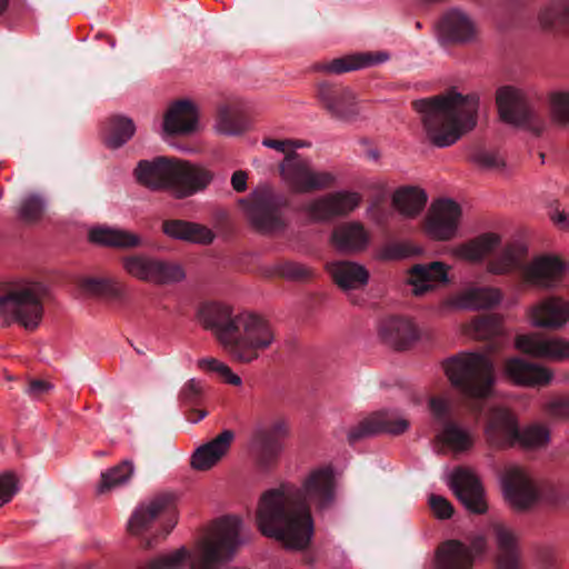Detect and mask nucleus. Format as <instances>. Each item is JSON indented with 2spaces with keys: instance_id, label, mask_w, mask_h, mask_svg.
<instances>
[{
  "instance_id": "1",
  "label": "nucleus",
  "mask_w": 569,
  "mask_h": 569,
  "mask_svg": "<svg viewBox=\"0 0 569 569\" xmlns=\"http://www.w3.org/2000/svg\"><path fill=\"white\" fill-rule=\"evenodd\" d=\"M335 501L332 471L313 470L302 487L283 483L267 490L257 509V525L262 535L281 541L287 548L305 549L313 535L310 507L322 512L330 509Z\"/></svg>"
},
{
  "instance_id": "2",
  "label": "nucleus",
  "mask_w": 569,
  "mask_h": 569,
  "mask_svg": "<svg viewBox=\"0 0 569 569\" xmlns=\"http://www.w3.org/2000/svg\"><path fill=\"white\" fill-rule=\"evenodd\" d=\"M241 530L242 520L239 517H222L196 541L192 550L181 547L141 562L136 569H220L232 560L243 543Z\"/></svg>"
},
{
  "instance_id": "3",
  "label": "nucleus",
  "mask_w": 569,
  "mask_h": 569,
  "mask_svg": "<svg viewBox=\"0 0 569 569\" xmlns=\"http://www.w3.org/2000/svg\"><path fill=\"white\" fill-rule=\"evenodd\" d=\"M461 405L477 419L486 418L485 435L490 446L498 449L520 447L540 450L550 441V430L540 422L520 428L516 412L505 405L493 403L491 393H461Z\"/></svg>"
},
{
  "instance_id": "4",
  "label": "nucleus",
  "mask_w": 569,
  "mask_h": 569,
  "mask_svg": "<svg viewBox=\"0 0 569 569\" xmlns=\"http://www.w3.org/2000/svg\"><path fill=\"white\" fill-rule=\"evenodd\" d=\"M421 113L428 139L438 148L456 143L477 123L479 97L475 93L462 96L456 90L421 99L413 103Z\"/></svg>"
},
{
  "instance_id": "5",
  "label": "nucleus",
  "mask_w": 569,
  "mask_h": 569,
  "mask_svg": "<svg viewBox=\"0 0 569 569\" xmlns=\"http://www.w3.org/2000/svg\"><path fill=\"white\" fill-rule=\"evenodd\" d=\"M46 287L36 281H19L0 292V325L17 322L27 330L36 329L43 317Z\"/></svg>"
},
{
  "instance_id": "6",
  "label": "nucleus",
  "mask_w": 569,
  "mask_h": 569,
  "mask_svg": "<svg viewBox=\"0 0 569 569\" xmlns=\"http://www.w3.org/2000/svg\"><path fill=\"white\" fill-rule=\"evenodd\" d=\"M223 349L234 360L250 363L259 358L261 351L274 341V332L262 317L241 312L236 315V322L230 336L224 335Z\"/></svg>"
},
{
  "instance_id": "7",
  "label": "nucleus",
  "mask_w": 569,
  "mask_h": 569,
  "mask_svg": "<svg viewBox=\"0 0 569 569\" xmlns=\"http://www.w3.org/2000/svg\"><path fill=\"white\" fill-rule=\"evenodd\" d=\"M441 368L450 383L462 391H490L499 381L493 360L481 352H459Z\"/></svg>"
},
{
  "instance_id": "8",
  "label": "nucleus",
  "mask_w": 569,
  "mask_h": 569,
  "mask_svg": "<svg viewBox=\"0 0 569 569\" xmlns=\"http://www.w3.org/2000/svg\"><path fill=\"white\" fill-rule=\"evenodd\" d=\"M250 223L260 232L273 233L283 230L286 219L281 209L286 199L269 186H260L252 191L249 199H241Z\"/></svg>"
},
{
  "instance_id": "9",
  "label": "nucleus",
  "mask_w": 569,
  "mask_h": 569,
  "mask_svg": "<svg viewBox=\"0 0 569 569\" xmlns=\"http://www.w3.org/2000/svg\"><path fill=\"white\" fill-rule=\"evenodd\" d=\"M121 264L130 277L154 284L174 283L186 277L179 263L146 253L126 256L121 259Z\"/></svg>"
},
{
  "instance_id": "10",
  "label": "nucleus",
  "mask_w": 569,
  "mask_h": 569,
  "mask_svg": "<svg viewBox=\"0 0 569 569\" xmlns=\"http://www.w3.org/2000/svg\"><path fill=\"white\" fill-rule=\"evenodd\" d=\"M288 435V425L283 419L256 426L250 438V450L260 470L269 471L276 467Z\"/></svg>"
},
{
  "instance_id": "11",
  "label": "nucleus",
  "mask_w": 569,
  "mask_h": 569,
  "mask_svg": "<svg viewBox=\"0 0 569 569\" xmlns=\"http://www.w3.org/2000/svg\"><path fill=\"white\" fill-rule=\"evenodd\" d=\"M280 170L286 183L297 193L325 189L335 181L332 173L313 169L308 159L301 158L296 152L284 158Z\"/></svg>"
},
{
  "instance_id": "12",
  "label": "nucleus",
  "mask_w": 569,
  "mask_h": 569,
  "mask_svg": "<svg viewBox=\"0 0 569 569\" xmlns=\"http://www.w3.org/2000/svg\"><path fill=\"white\" fill-rule=\"evenodd\" d=\"M361 202L358 192L340 190L313 198L301 207L310 221L326 222L351 213Z\"/></svg>"
},
{
  "instance_id": "13",
  "label": "nucleus",
  "mask_w": 569,
  "mask_h": 569,
  "mask_svg": "<svg viewBox=\"0 0 569 569\" xmlns=\"http://www.w3.org/2000/svg\"><path fill=\"white\" fill-rule=\"evenodd\" d=\"M487 549L482 536L475 537L470 545L457 539L440 543L435 553L433 569H472L477 556Z\"/></svg>"
},
{
  "instance_id": "14",
  "label": "nucleus",
  "mask_w": 569,
  "mask_h": 569,
  "mask_svg": "<svg viewBox=\"0 0 569 569\" xmlns=\"http://www.w3.org/2000/svg\"><path fill=\"white\" fill-rule=\"evenodd\" d=\"M532 328L559 331L569 326V300L562 296H547L526 309Z\"/></svg>"
},
{
  "instance_id": "15",
  "label": "nucleus",
  "mask_w": 569,
  "mask_h": 569,
  "mask_svg": "<svg viewBox=\"0 0 569 569\" xmlns=\"http://www.w3.org/2000/svg\"><path fill=\"white\" fill-rule=\"evenodd\" d=\"M515 348L536 359L551 362L569 360V340L560 336H547L540 332L518 335Z\"/></svg>"
},
{
  "instance_id": "16",
  "label": "nucleus",
  "mask_w": 569,
  "mask_h": 569,
  "mask_svg": "<svg viewBox=\"0 0 569 569\" xmlns=\"http://www.w3.org/2000/svg\"><path fill=\"white\" fill-rule=\"evenodd\" d=\"M200 111L190 99H180L168 104L163 113L161 137H188L200 130Z\"/></svg>"
},
{
  "instance_id": "17",
  "label": "nucleus",
  "mask_w": 569,
  "mask_h": 569,
  "mask_svg": "<svg viewBox=\"0 0 569 569\" xmlns=\"http://www.w3.org/2000/svg\"><path fill=\"white\" fill-rule=\"evenodd\" d=\"M429 408L442 430L437 439L455 451H465L472 446L470 433L459 427L453 420V405L448 399L433 396L429 398Z\"/></svg>"
},
{
  "instance_id": "18",
  "label": "nucleus",
  "mask_w": 569,
  "mask_h": 569,
  "mask_svg": "<svg viewBox=\"0 0 569 569\" xmlns=\"http://www.w3.org/2000/svg\"><path fill=\"white\" fill-rule=\"evenodd\" d=\"M566 270V262L558 256L541 254L522 268V280L529 286L551 290L561 284Z\"/></svg>"
},
{
  "instance_id": "19",
  "label": "nucleus",
  "mask_w": 569,
  "mask_h": 569,
  "mask_svg": "<svg viewBox=\"0 0 569 569\" xmlns=\"http://www.w3.org/2000/svg\"><path fill=\"white\" fill-rule=\"evenodd\" d=\"M461 208L451 199H439L432 202L427 220L426 231L435 240L447 241L458 233Z\"/></svg>"
},
{
  "instance_id": "20",
  "label": "nucleus",
  "mask_w": 569,
  "mask_h": 569,
  "mask_svg": "<svg viewBox=\"0 0 569 569\" xmlns=\"http://www.w3.org/2000/svg\"><path fill=\"white\" fill-rule=\"evenodd\" d=\"M318 97L330 116L339 121L352 122L362 113L361 103L350 88H331L328 84H321Z\"/></svg>"
},
{
  "instance_id": "21",
  "label": "nucleus",
  "mask_w": 569,
  "mask_h": 569,
  "mask_svg": "<svg viewBox=\"0 0 569 569\" xmlns=\"http://www.w3.org/2000/svg\"><path fill=\"white\" fill-rule=\"evenodd\" d=\"M496 103L500 118L510 124L525 126L531 119L528 92L516 86H502L496 91Z\"/></svg>"
},
{
  "instance_id": "22",
  "label": "nucleus",
  "mask_w": 569,
  "mask_h": 569,
  "mask_svg": "<svg viewBox=\"0 0 569 569\" xmlns=\"http://www.w3.org/2000/svg\"><path fill=\"white\" fill-rule=\"evenodd\" d=\"M213 173L189 161L174 159L171 190L177 198L190 197L208 187Z\"/></svg>"
},
{
  "instance_id": "23",
  "label": "nucleus",
  "mask_w": 569,
  "mask_h": 569,
  "mask_svg": "<svg viewBox=\"0 0 569 569\" xmlns=\"http://www.w3.org/2000/svg\"><path fill=\"white\" fill-rule=\"evenodd\" d=\"M502 369L503 375L518 387L545 388L553 380L551 369L519 357L506 359Z\"/></svg>"
},
{
  "instance_id": "24",
  "label": "nucleus",
  "mask_w": 569,
  "mask_h": 569,
  "mask_svg": "<svg viewBox=\"0 0 569 569\" xmlns=\"http://www.w3.org/2000/svg\"><path fill=\"white\" fill-rule=\"evenodd\" d=\"M450 487L465 508L475 515H482L488 506L483 488L475 473L458 468L450 478Z\"/></svg>"
},
{
  "instance_id": "25",
  "label": "nucleus",
  "mask_w": 569,
  "mask_h": 569,
  "mask_svg": "<svg viewBox=\"0 0 569 569\" xmlns=\"http://www.w3.org/2000/svg\"><path fill=\"white\" fill-rule=\"evenodd\" d=\"M450 267L440 261L418 263L408 270L407 283L415 296L421 297L449 283Z\"/></svg>"
},
{
  "instance_id": "26",
  "label": "nucleus",
  "mask_w": 569,
  "mask_h": 569,
  "mask_svg": "<svg viewBox=\"0 0 569 569\" xmlns=\"http://www.w3.org/2000/svg\"><path fill=\"white\" fill-rule=\"evenodd\" d=\"M409 427V421L396 417L387 411H378L367 417L352 428L348 433V441L355 445L357 441L379 433L401 435Z\"/></svg>"
},
{
  "instance_id": "27",
  "label": "nucleus",
  "mask_w": 569,
  "mask_h": 569,
  "mask_svg": "<svg viewBox=\"0 0 569 569\" xmlns=\"http://www.w3.org/2000/svg\"><path fill=\"white\" fill-rule=\"evenodd\" d=\"M330 242L341 253L357 254L369 248L371 234L361 222L347 221L335 227Z\"/></svg>"
},
{
  "instance_id": "28",
  "label": "nucleus",
  "mask_w": 569,
  "mask_h": 569,
  "mask_svg": "<svg viewBox=\"0 0 569 569\" xmlns=\"http://www.w3.org/2000/svg\"><path fill=\"white\" fill-rule=\"evenodd\" d=\"M174 159L157 157L153 160H141L134 170L137 180L152 190H171Z\"/></svg>"
},
{
  "instance_id": "29",
  "label": "nucleus",
  "mask_w": 569,
  "mask_h": 569,
  "mask_svg": "<svg viewBox=\"0 0 569 569\" xmlns=\"http://www.w3.org/2000/svg\"><path fill=\"white\" fill-rule=\"evenodd\" d=\"M502 485L507 499L519 509L528 508L538 498L532 480L521 468L515 467L507 470Z\"/></svg>"
},
{
  "instance_id": "30",
  "label": "nucleus",
  "mask_w": 569,
  "mask_h": 569,
  "mask_svg": "<svg viewBox=\"0 0 569 569\" xmlns=\"http://www.w3.org/2000/svg\"><path fill=\"white\" fill-rule=\"evenodd\" d=\"M327 270L333 282L347 295L365 289L370 279L369 270L356 261H333L327 264Z\"/></svg>"
},
{
  "instance_id": "31",
  "label": "nucleus",
  "mask_w": 569,
  "mask_h": 569,
  "mask_svg": "<svg viewBox=\"0 0 569 569\" xmlns=\"http://www.w3.org/2000/svg\"><path fill=\"white\" fill-rule=\"evenodd\" d=\"M198 318L203 328L213 332L223 348L222 337L224 335L230 336L236 322L232 308L221 302H208L199 308Z\"/></svg>"
},
{
  "instance_id": "32",
  "label": "nucleus",
  "mask_w": 569,
  "mask_h": 569,
  "mask_svg": "<svg viewBox=\"0 0 569 569\" xmlns=\"http://www.w3.org/2000/svg\"><path fill=\"white\" fill-rule=\"evenodd\" d=\"M379 336L395 349H406L418 338L419 332L415 322L406 317H388L379 325Z\"/></svg>"
},
{
  "instance_id": "33",
  "label": "nucleus",
  "mask_w": 569,
  "mask_h": 569,
  "mask_svg": "<svg viewBox=\"0 0 569 569\" xmlns=\"http://www.w3.org/2000/svg\"><path fill=\"white\" fill-rule=\"evenodd\" d=\"M502 243V236L495 231L480 233L479 236L456 246L452 254L461 260L479 263L492 254Z\"/></svg>"
},
{
  "instance_id": "34",
  "label": "nucleus",
  "mask_w": 569,
  "mask_h": 569,
  "mask_svg": "<svg viewBox=\"0 0 569 569\" xmlns=\"http://www.w3.org/2000/svg\"><path fill=\"white\" fill-rule=\"evenodd\" d=\"M527 252L528 248L522 242H509L487 261L486 271L492 276H507L516 271L522 273Z\"/></svg>"
},
{
  "instance_id": "35",
  "label": "nucleus",
  "mask_w": 569,
  "mask_h": 569,
  "mask_svg": "<svg viewBox=\"0 0 569 569\" xmlns=\"http://www.w3.org/2000/svg\"><path fill=\"white\" fill-rule=\"evenodd\" d=\"M492 533L497 543L496 569H522L515 533L500 523L492 526Z\"/></svg>"
},
{
  "instance_id": "36",
  "label": "nucleus",
  "mask_w": 569,
  "mask_h": 569,
  "mask_svg": "<svg viewBox=\"0 0 569 569\" xmlns=\"http://www.w3.org/2000/svg\"><path fill=\"white\" fill-rule=\"evenodd\" d=\"M89 239L93 243L119 250H131L142 246V238L130 230L98 226L90 230Z\"/></svg>"
},
{
  "instance_id": "37",
  "label": "nucleus",
  "mask_w": 569,
  "mask_h": 569,
  "mask_svg": "<svg viewBox=\"0 0 569 569\" xmlns=\"http://www.w3.org/2000/svg\"><path fill=\"white\" fill-rule=\"evenodd\" d=\"M502 300V291L495 287L469 288L447 303L458 309H488L499 305Z\"/></svg>"
},
{
  "instance_id": "38",
  "label": "nucleus",
  "mask_w": 569,
  "mask_h": 569,
  "mask_svg": "<svg viewBox=\"0 0 569 569\" xmlns=\"http://www.w3.org/2000/svg\"><path fill=\"white\" fill-rule=\"evenodd\" d=\"M233 438V431L223 430L214 439L199 447L192 455V467L197 470L210 469L227 453Z\"/></svg>"
},
{
  "instance_id": "39",
  "label": "nucleus",
  "mask_w": 569,
  "mask_h": 569,
  "mask_svg": "<svg viewBox=\"0 0 569 569\" xmlns=\"http://www.w3.org/2000/svg\"><path fill=\"white\" fill-rule=\"evenodd\" d=\"M162 231L169 238L199 244H209L214 239V233L209 228L184 220H167L162 224Z\"/></svg>"
},
{
  "instance_id": "40",
  "label": "nucleus",
  "mask_w": 569,
  "mask_h": 569,
  "mask_svg": "<svg viewBox=\"0 0 569 569\" xmlns=\"http://www.w3.org/2000/svg\"><path fill=\"white\" fill-rule=\"evenodd\" d=\"M172 499L169 495H159L148 503L141 505L131 516L128 528L131 533L138 535L149 528L153 520L162 512L171 509Z\"/></svg>"
},
{
  "instance_id": "41",
  "label": "nucleus",
  "mask_w": 569,
  "mask_h": 569,
  "mask_svg": "<svg viewBox=\"0 0 569 569\" xmlns=\"http://www.w3.org/2000/svg\"><path fill=\"white\" fill-rule=\"evenodd\" d=\"M441 32L450 40L467 42L476 37L473 21L460 10L449 11L440 22Z\"/></svg>"
},
{
  "instance_id": "42",
  "label": "nucleus",
  "mask_w": 569,
  "mask_h": 569,
  "mask_svg": "<svg viewBox=\"0 0 569 569\" xmlns=\"http://www.w3.org/2000/svg\"><path fill=\"white\" fill-rule=\"evenodd\" d=\"M427 200L425 190L413 186L401 187L392 194L393 208L407 218L418 216L423 210Z\"/></svg>"
},
{
  "instance_id": "43",
  "label": "nucleus",
  "mask_w": 569,
  "mask_h": 569,
  "mask_svg": "<svg viewBox=\"0 0 569 569\" xmlns=\"http://www.w3.org/2000/svg\"><path fill=\"white\" fill-rule=\"evenodd\" d=\"M388 58L387 53H379L376 57L369 53L352 54L332 60L323 66V70L330 73H342L385 62Z\"/></svg>"
},
{
  "instance_id": "44",
  "label": "nucleus",
  "mask_w": 569,
  "mask_h": 569,
  "mask_svg": "<svg viewBox=\"0 0 569 569\" xmlns=\"http://www.w3.org/2000/svg\"><path fill=\"white\" fill-rule=\"evenodd\" d=\"M136 126L127 117H113L109 119L104 129V143L112 149H117L127 143L134 134Z\"/></svg>"
},
{
  "instance_id": "45",
  "label": "nucleus",
  "mask_w": 569,
  "mask_h": 569,
  "mask_svg": "<svg viewBox=\"0 0 569 569\" xmlns=\"http://www.w3.org/2000/svg\"><path fill=\"white\" fill-rule=\"evenodd\" d=\"M465 332L477 340H487L502 333L501 318L496 315L472 319L465 326Z\"/></svg>"
},
{
  "instance_id": "46",
  "label": "nucleus",
  "mask_w": 569,
  "mask_h": 569,
  "mask_svg": "<svg viewBox=\"0 0 569 569\" xmlns=\"http://www.w3.org/2000/svg\"><path fill=\"white\" fill-rule=\"evenodd\" d=\"M133 473V465L129 460H124L118 466L101 473V481L98 487L100 493L108 492L129 481Z\"/></svg>"
},
{
  "instance_id": "47",
  "label": "nucleus",
  "mask_w": 569,
  "mask_h": 569,
  "mask_svg": "<svg viewBox=\"0 0 569 569\" xmlns=\"http://www.w3.org/2000/svg\"><path fill=\"white\" fill-rule=\"evenodd\" d=\"M198 367L202 370L216 373L224 383L231 387H244L239 375L233 372L224 362L216 358H202L198 360ZM251 388V386H248Z\"/></svg>"
},
{
  "instance_id": "48",
  "label": "nucleus",
  "mask_w": 569,
  "mask_h": 569,
  "mask_svg": "<svg viewBox=\"0 0 569 569\" xmlns=\"http://www.w3.org/2000/svg\"><path fill=\"white\" fill-rule=\"evenodd\" d=\"M80 288L84 293L98 297H117L120 293L117 282L108 278H83Z\"/></svg>"
},
{
  "instance_id": "49",
  "label": "nucleus",
  "mask_w": 569,
  "mask_h": 569,
  "mask_svg": "<svg viewBox=\"0 0 569 569\" xmlns=\"http://www.w3.org/2000/svg\"><path fill=\"white\" fill-rule=\"evenodd\" d=\"M548 101L552 120L559 124L569 123V91H552L549 93Z\"/></svg>"
},
{
  "instance_id": "50",
  "label": "nucleus",
  "mask_w": 569,
  "mask_h": 569,
  "mask_svg": "<svg viewBox=\"0 0 569 569\" xmlns=\"http://www.w3.org/2000/svg\"><path fill=\"white\" fill-rule=\"evenodd\" d=\"M470 160L479 168L492 171H503L506 169V161L503 156L491 149H477L471 156Z\"/></svg>"
},
{
  "instance_id": "51",
  "label": "nucleus",
  "mask_w": 569,
  "mask_h": 569,
  "mask_svg": "<svg viewBox=\"0 0 569 569\" xmlns=\"http://www.w3.org/2000/svg\"><path fill=\"white\" fill-rule=\"evenodd\" d=\"M44 208L43 198L38 194H29L21 201L19 217L26 221H36L42 216Z\"/></svg>"
},
{
  "instance_id": "52",
  "label": "nucleus",
  "mask_w": 569,
  "mask_h": 569,
  "mask_svg": "<svg viewBox=\"0 0 569 569\" xmlns=\"http://www.w3.org/2000/svg\"><path fill=\"white\" fill-rule=\"evenodd\" d=\"M274 274L288 280H301L311 276L312 271L298 262L284 261L274 266Z\"/></svg>"
},
{
  "instance_id": "53",
  "label": "nucleus",
  "mask_w": 569,
  "mask_h": 569,
  "mask_svg": "<svg viewBox=\"0 0 569 569\" xmlns=\"http://www.w3.org/2000/svg\"><path fill=\"white\" fill-rule=\"evenodd\" d=\"M18 492V480L11 472H4L0 476V507L11 501Z\"/></svg>"
},
{
  "instance_id": "54",
  "label": "nucleus",
  "mask_w": 569,
  "mask_h": 569,
  "mask_svg": "<svg viewBox=\"0 0 569 569\" xmlns=\"http://www.w3.org/2000/svg\"><path fill=\"white\" fill-rule=\"evenodd\" d=\"M545 412L551 418H569V396H558L548 401Z\"/></svg>"
},
{
  "instance_id": "55",
  "label": "nucleus",
  "mask_w": 569,
  "mask_h": 569,
  "mask_svg": "<svg viewBox=\"0 0 569 569\" xmlns=\"http://www.w3.org/2000/svg\"><path fill=\"white\" fill-rule=\"evenodd\" d=\"M214 129L218 133L226 136H233L240 132V130L231 120L230 110L228 107L219 108L218 119Z\"/></svg>"
},
{
  "instance_id": "56",
  "label": "nucleus",
  "mask_w": 569,
  "mask_h": 569,
  "mask_svg": "<svg viewBox=\"0 0 569 569\" xmlns=\"http://www.w3.org/2000/svg\"><path fill=\"white\" fill-rule=\"evenodd\" d=\"M429 506L433 515L439 519H449L453 515V507L446 498L431 495L429 497Z\"/></svg>"
},
{
  "instance_id": "57",
  "label": "nucleus",
  "mask_w": 569,
  "mask_h": 569,
  "mask_svg": "<svg viewBox=\"0 0 569 569\" xmlns=\"http://www.w3.org/2000/svg\"><path fill=\"white\" fill-rule=\"evenodd\" d=\"M550 220L559 230L569 233V212L555 209L550 212Z\"/></svg>"
},
{
  "instance_id": "58",
  "label": "nucleus",
  "mask_w": 569,
  "mask_h": 569,
  "mask_svg": "<svg viewBox=\"0 0 569 569\" xmlns=\"http://www.w3.org/2000/svg\"><path fill=\"white\" fill-rule=\"evenodd\" d=\"M405 256V250L398 244L386 246L381 248L377 254L380 260H395Z\"/></svg>"
},
{
  "instance_id": "59",
  "label": "nucleus",
  "mask_w": 569,
  "mask_h": 569,
  "mask_svg": "<svg viewBox=\"0 0 569 569\" xmlns=\"http://www.w3.org/2000/svg\"><path fill=\"white\" fill-rule=\"evenodd\" d=\"M262 144L267 148L274 149L278 151H286L288 147L290 148H300L303 147L305 143L292 140H273V139H264Z\"/></svg>"
},
{
  "instance_id": "60",
  "label": "nucleus",
  "mask_w": 569,
  "mask_h": 569,
  "mask_svg": "<svg viewBox=\"0 0 569 569\" xmlns=\"http://www.w3.org/2000/svg\"><path fill=\"white\" fill-rule=\"evenodd\" d=\"M57 388V386L49 379H31L26 391H49Z\"/></svg>"
},
{
  "instance_id": "61",
  "label": "nucleus",
  "mask_w": 569,
  "mask_h": 569,
  "mask_svg": "<svg viewBox=\"0 0 569 569\" xmlns=\"http://www.w3.org/2000/svg\"><path fill=\"white\" fill-rule=\"evenodd\" d=\"M248 174L242 170L233 172L231 177V186L237 192H243L247 189Z\"/></svg>"
},
{
  "instance_id": "62",
  "label": "nucleus",
  "mask_w": 569,
  "mask_h": 569,
  "mask_svg": "<svg viewBox=\"0 0 569 569\" xmlns=\"http://www.w3.org/2000/svg\"><path fill=\"white\" fill-rule=\"evenodd\" d=\"M206 415H207V412L203 410H192V411H190L188 419L192 422H198L199 420L204 418Z\"/></svg>"
},
{
  "instance_id": "63",
  "label": "nucleus",
  "mask_w": 569,
  "mask_h": 569,
  "mask_svg": "<svg viewBox=\"0 0 569 569\" xmlns=\"http://www.w3.org/2000/svg\"><path fill=\"white\" fill-rule=\"evenodd\" d=\"M9 7V0H0V16L7 11Z\"/></svg>"
},
{
  "instance_id": "64",
  "label": "nucleus",
  "mask_w": 569,
  "mask_h": 569,
  "mask_svg": "<svg viewBox=\"0 0 569 569\" xmlns=\"http://www.w3.org/2000/svg\"><path fill=\"white\" fill-rule=\"evenodd\" d=\"M154 539H156V538H148V539H146V540L142 542L143 547H144V548H152V547H153V540H154Z\"/></svg>"
}]
</instances>
